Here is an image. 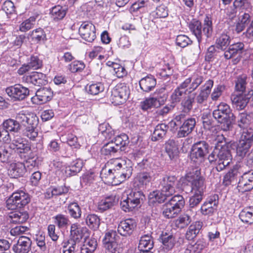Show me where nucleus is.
Returning <instances> with one entry per match:
<instances>
[{"mask_svg":"<svg viewBox=\"0 0 253 253\" xmlns=\"http://www.w3.org/2000/svg\"><path fill=\"white\" fill-rule=\"evenodd\" d=\"M181 84L173 90L170 95L171 103L174 104L182 101V97L186 94V88L181 87Z\"/></svg>","mask_w":253,"mask_h":253,"instance_id":"nucleus-50","label":"nucleus"},{"mask_svg":"<svg viewBox=\"0 0 253 253\" xmlns=\"http://www.w3.org/2000/svg\"><path fill=\"white\" fill-rule=\"evenodd\" d=\"M120 237L118 235L116 231L110 230L106 231L103 239V243L104 246L108 244H113V243H117Z\"/></svg>","mask_w":253,"mask_h":253,"instance_id":"nucleus-54","label":"nucleus"},{"mask_svg":"<svg viewBox=\"0 0 253 253\" xmlns=\"http://www.w3.org/2000/svg\"><path fill=\"white\" fill-rule=\"evenodd\" d=\"M231 41L230 36L227 32L224 31L216 37L215 43L218 49L224 50L230 45Z\"/></svg>","mask_w":253,"mask_h":253,"instance_id":"nucleus-35","label":"nucleus"},{"mask_svg":"<svg viewBox=\"0 0 253 253\" xmlns=\"http://www.w3.org/2000/svg\"><path fill=\"white\" fill-rule=\"evenodd\" d=\"M168 128L169 126L164 123L157 125L152 135V140L156 141L164 138L167 132Z\"/></svg>","mask_w":253,"mask_h":253,"instance_id":"nucleus-39","label":"nucleus"},{"mask_svg":"<svg viewBox=\"0 0 253 253\" xmlns=\"http://www.w3.org/2000/svg\"><path fill=\"white\" fill-rule=\"evenodd\" d=\"M187 180L191 183L190 191L191 193L204 194L206 186L205 183V178L201 176L199 170L196 169L188 173Z\"/></svg>","mask_w":253,"mask_h":253,"instance_id":"nucleus-9","label":"nucleus"},{"mask_svg":"<svg viewBox=\"0 0 253 253\" xmlns=\"http://www.w3.org/2000/svg\"><path fill=\"white\" fill-rule=\"evenodd\" d=\"M110 164V163H108L107 166L102 168L100 173V177L105 183L117 185L115 171L114 170V167L113 168L108 167Z\"/></svg>","mask_w":253,"mask_h":253,"instance_id":"nucleus-24","label":"nucleus"},{"mask_svg":"<svg viewBox=\"0 0 253 253\" xmlns=\"http://www.w3.org/2000/svg\"><path fill=\"white\" fill-rule=\"evenodd\" d=\"M54 223L59 229H65L70 224V220L68 216L59 213L53 217Z\"/></svg>","mask_w":253,"mask_h":253,"instance_id":"nucleus-49","label":"nucleus"},{"mask_svg":"<svg viewBox=\"0 0 253 253\" xmlns=\"http://www.w3.org/2000/svg\"><path fill=\"white\" fill-rule=\"evenodd\" d=\"M168 196H165L162 192L160 191H154L149 193L148 196L149 203L150 205H153L157 204H161L164 203L166 198Z\"/></svg>","mask_w":253,"mask_h":253,"instance_id":"nucleus-45","label":"nucleus"},{"mask_svg":"<svg viewBox=\"0 0 253 253\" xmlns=\"http://www.w3.org/2000/svg\"><path fill=\"white\" fill-rule=\"evenodd\" d=\"M53 95V91L50 87H43L37 91L36 95L31 98V101L34 104H43L50 101Z\"/></svg>","mask_w":253,"mask_h":253,"instance_id":"nucleus-16","label":"nucleus"},{"mask_svg":"<svg viewBox=\"0 0 253 253\" xmlns=\"http://www.w3.org/2000/svg\"><path fill=\"white\" fill-rule=\"evenodd\" d=\"M168 97V94L165 87H162L156 89L154 93V96L152 98L154 99L158 106L163 105L166 103Z\"/></svg>","mask_w":253,"mask_h":253,"instance_id":"nucleus-42","label":"nucleus"},{"mask_svg":"<svg viewBox=\"0 0 253 253\" xmlns=\"http://www.w3.org/2000/svg\"><path fill=\"white\" fill-rule=\"evenodd\" d=\"M192 195L190 197L189 200V207L190 209L197 207L201 202L203 198L204 194L191 193Z\"/></svg>","mask_w":253,"mask_h":253,"instance_id":"nucleus-63","label":"nucleus"},{"mask_svg":"<svg viewBox=\"0 0 253 253\" xmlns=\"http://www.w3.org/2000/svg\"><path fill=\"white\" fill-rule=\"evenodd\" d=\"M215 148L208 157L211 164L215 166V169L220 172L228 167L232 162V157L230 151L227 147L221 144L225 143V137L223 135H217L214 138Z\"/></svg>","mask_w":253,"mask_h":253,"instance_id":"nucleus-2","label":"nucleus"},{"mask_svg":"<svg viewBox=\"0 0 253 253\" xmlns=\"http://www.w3.org/2000/svg\"><path fill=\"white\" fill-rule=\"evenodd\" d=\"M16 120L8 119L3 121L1 126L9 132H18L20 130V124L25 127L24 134L29 139L34 140L38 136L37 126L38 117L33 113L21 111L17 114Z\"/></svg>","mask_w":253,"mask_h":253,"instance_id":"nucleus-1","label":"nucleus"},{"mask_svg":"<svg viewBox=\"0 0 253 253\" xmlns=\"http://www.w3.org/2000/svg\"><path fill=\"white\" fill-rule=\"evenodd\" d=\"M5 92L14 101L23 100L29 95V89L20 84L6 87Z\"/></svg>","mask_w":253,"mask_h":253,"instance_id":"nucleus-12","label":"nucleus"},{"mask_svg":"<svg viewBox=\"0 0 253 253\" xmlns=\"http://www.w3.org/2000/svg\"><path fill=\"white\" fill-rule=\"evenodd\" d=\"M181 211L169 202H166L163 208V214L167 218H172L177 216Z\"/></svg>","mask_w":253,"mask_h":253,"instance_id":"nucleus-32","label":"nucleus"},{"mask_svg":"<svg viewBox=\"0 0 253 253\" xmlns=\"http://www.w3.org/2000/svg\"><path fill=\"white\" fill-rule=\"evenodd\" d=\"M154 178V174L151 169L143 170L139 172L136 176V179L139 185L145 188L149 186Z\"/></svg>","mask_w":253,"mask_h":253,"instance_id":"nucleus-26","label":"nucleus"},{"mask_svg":"<svg viewBox=\"0 0 253 253\" xmlns=\"http://www.w3.org/2000/svg\"><path fill=\"white\" fill-rule=\"evenodd\" d=\"M209 145L205 141H200L193 144L190 152V158L197 164L204 162L205 157L209 153Z\"/></svg>","mask_w":253,"mask_h":253,"instance_id":"nucleus-10","label":"nucleus"},{"mask_svg":"<svg viewBox=\"0 0 253 253\" xmlns=\"http://www.w3.org/2000/svg\"><path fill=\"white\" fill-rule=\"evenodd\" d=\"M187 114L182 112L174 114L173 119L169 122V125L171 127L177 129L186 120Z\"/></svg>","mask_w":253,"mask_h":253,"instance_id":"nucleus-51","label":"nucleus"},{"mask_svg":"<svg viewBox=\"0 0 253 253\" xmlns=\"http://www.w3.org/2000/svg\"><path fill=\"white\" fill-rule=\"evenodd\" d=\"M27 171L25 164L21 162H14L10 164L8 170L9 175L14 178L23 176Z\"/></svg>","mask_w":253,"mask_h":253,"instance_id":"nucleus-27","label":"nucleus"},{"mask_svg":"<svg viewBox=\"0 0 253 253\" xmlns=\"http://www.w3.org/2000/svg\"><path fill=\"white\" fill-rule=\"evenodd\" d=\"M247 76L242 75L239 76L235 81V90L239 92V93H243L246 88L247 85Z\"/></svg>","mask_w":253,"mask_h":253,"instance_id":"nucleus-60","label":"nucleus"},{"mask_svg":"<svg viewBox=\"0 0 253 253\" xmlns=\"http://www.w3.org/2000/svg\"><path fill=\"white\" fill-rule=\"evenodd\" d=\"M252 120V116L246 113H241L239 114L238 119V126L243 129L248 128V126L251 124Z\"/></svg>","mask_w":253,"mask_h":253,"instance_id":"nucleus-61","label":"nucleus"},{"mask_svg":"<svg viewBox=\"0 0 253 253\" xmlns=\"http://www.w3.org/2000/svg\"><path fill=\"white\" fill-rule=\"evenodd\" d=\"M110 164L114 166L118 184L129 178L132 175L133 169L129 160L113 159L110 161Z\"/></svg>","mask_w":253,"mask_h":253,"instance_id":"nucleus-4","label":"nucleus"},{"mask_svg":"<svg viewBox=\"0 0 253 253\" xmlns=\"http://www.w3.org/2000/svg\"><path fill=\"white\" fill-rule=\"evenodd\" d=\"M31 201L29 194L23 190L14 192L6 201L7 207L9 210L21 208Z\"/></svg>","mask_w":253,"mask_h":253,"instance_id":"nucleus-7","label":"nucleus"},{"mask_svg":"<svg viewBox=\"0 0 253 253\" xmlns=\"http://www.w3.org/2000/svg\"><path fill=\"white\" fill-rule=\"evenodd\" d=\"M203 225V222L200 221H197L191 224L186 233V239L188 240L194 239L200 233Z\"/></svg>","mask_w":253,"mask_h":253,"instance_id":"nucleus-33","label":"nucleus"},{"mask_svg":"<svg viewBox=\"0 0 253 253\" xmlns=\"http://www.w3.org/2000/svg\"><path fill=\"white\" fill-rule=\"evenodd\" d=\"M253 94V90L249 91V94L234 93L231 95L232 104L238 110H242L247 106L250 98Z\"/></svg>","mask_w":253,"mask_h":253,"instance_id":"nucleus-17","label":"nucleus"},{"mask_svg":"<svg viewBox=\"0 0 253 253\" xmlns=\"http://www.w3.org/2000/svg\"><path fill=\"white\" fill-rule=\"evenodd\" d=\"M98 131L103 134L106 139H111L114 135V132L108 123H103L98 126Z\"/></svg>","mask_w":253,"mask_h":253,"instance_id":"nucleus-62","label":"nucleus"},{"mask_svg":"<svg viewBox=\"0 0 253 253\" xmlns=\"http://www.w3.org/2000/svg\"><path fill=\"white\" fill-rule=\"evenodd\" d=\"M68 8L65 6L57 5L49 9V15L53 21L58 22L65 17Z\"/></svg>","mask_w":253,"mask_h":253,"instance_id":"nucleus-31","label":"nucleus"},{"mask_svg":"<svg viewBox=\"0 0 253 253\" xmlns=\"http://www.w3.org/2000/svg\"><path fill=\"white\" fill-rule=\"evenodd\" d=\"M144 195L141 191L136 189L131 190L122 198L120 206L122 210L125 212H129L139 206L141 202L144 198Z\"/></svg>","mask_w":253,"mask_h":253,"instance_id":"nucleus-6","label":"nucleus"},{"mask_svg":"<svg viewBox=\"0 0 253 253\" xmlns=\"http://www.w3.org/2000/svg\"><path fill=\"white\" fill-rule=\"evenodd\" d=\"M243 167L239 164L234 165L224 176L223 183L225 186H228L232 183H236L238 178L239 177L242 172Z\"/></svg>","mask_w":253,"mask_h":253,"instance_id":"nucleus-18","label":"nucleus"},{"mask_svg":"<svg viewBox=\"0 0 253 253\" xmlns=\"http://www.w3.org/2000/svg\"><path fill=\"white\" fill-rule=\"evenodd\" d=\"M111 141L121 151H124V148L129 143L128 137L125 133L117 135Z\"/></svg>","mask_w":253,"mask_h":253,"instance_id":"nucleus-56","label":"nucleus"},{"mask_svg":"<svg viewBox=\"0 0 253 253\" xmlns=\"http://www.w3.org/2000/svg\"><path fill=\"white\" fill-rule=\"evenodd\" d=\"M179 181L175 175L166 174L160 179L159 188L166 196H171L176 192Z\"/></svg>","mask_w":253,"mask_h":253,"instance_id":"nucleus-8","label":"nucleus"},{"mask_svg":"<svg viewBox=\"0 0 253 253\" xmlns=\"http://www.w3.org/2000/svg\"><path fill=\"white\" fill-rule=\"evenodd\" d=\"M87 232L86 227H81L77 223H73L70 227V238L75 242H81Z\"/></svg>","mask_w":253,"mask_h":253,"instance_id":"nucleus-28","label":"nucleus"},{"mask_svg":"<svg viewBox=\"0 0 253 253\" xmlns=\"http://www.w3.org/2000/svg\"><path fill=\"white\" fill-rule=\"evenodd\" d=\"M104 84L101 82L91 83L87 84L85 87L86 92L92 95H98L104 91Z\"/></svg>","mask_w":253,"mask_h":253,"instance_id":"nucleus-44","label":"nucleus"},{"mask_svg":"<svg viewBox=\"0 0 253 253\" xmlns=\"http://www.w3.org/2000/svg\"><path fill=\"white\" fill-rule=\"evenodd\" d=\"M27 62L31 70H38L41 68L43 65V62L39 56L37 55H32L27 60Z\"/></svg>","mask_w":253,"mask_h":253,"instance_id":"nucleus-57","label":"nucleus"},{"mask_svg":"<svg viewBox=\"0 0 253 253\" xmlns=\"http://www.w3.org/2000/svg\"><path fill=\"white\" fill-rule=\"evenodd\" d=\"M156 84V79L152 75H148L142 78L139 82L141 89L146 92H149L153 90Z\"/></svg>","mask_w":253,"mask_h":253,"instance_id":"nucleus-30","label":"nucleus"},{"mask_svg":"<svg viewBox=\"0 0 253 253\" xmlns=\"http://www.w3.org/2000/svg\"><path fill=\"white\" fill-rule=\"evenodd\" d=\"M115 203V196L113 195L108 196L98 203V209L100 212H103L112 207Z\"/></svg>","mask_w":253,"mask_h":253,"instance_id":"nucleus-46","label":"nucleus"},{"mask_svg":"<svg viewBox=\"0 0 253 253\" xmlns=\"http://www.w3.org/2000/svg\"><path fill=\"white\" fill-rule=\"evenodd\" d=\"M239 216L242 222L252 224L253 223V207L244 208L240 212Z\"/></svg>","mask_w":253,"mask_h":253,"instance_id":"nucleus-47","label":"nucleus"},{"mask_svg":"<svg viewBox=\"0 0 253 253\" xmlns=\"http://www.w3.org/2000/svg\"><path fill=\"white\" fill-rule=\"evenodd\" d=\"M196 124V118L193 117L187 118L178 128L177 137L182 138L188 136L194 130Z\"/></svg>","mask_w":253,"mask_h":253,"instance_id":"nucleus-21","label":"nucleus"},{"mask_svg":"<svg viewBox=\"0 0 253 253\" xmlns=\"http://www.w3.org/2000/svg\"><path fill=\"white\" fill-rule=\"evenodd\" d=\"M160 239L164 246V248L168 251L171 250L175 244V237L171 233L163 232Z\"/></svg>","mask_w":253,"mask_h":253,"instance_id":"nucleus-38","label":"nucleus"},{"mask_svg":"<svg viewBox=\"0 0 253 253\" xmlns=\"http://www.w3.org/2000/svg\"><path fill=\"white\" fill-rule=\"evenodd\" d=\"M219 203V197L217 194L208 197L200 209L201 213L204 216H211L217 211Z\"/></svg>","mask_w":253,"mask_h":253,"instance_id":"nucleus-11","label":"nucleus"},{"mask_svg":"<svg viewBox=\"0 0 253 253\" xmlns=\"http://www.w3.org/2000/svg\"><path fill=\"white\" fill-rule=\"evenodd\" d=\"M32 241L26 236H21L12 249L14 253H28L31 249Z\"/></svg>","mask_w":253,"mask_h":253,"instance_id":"nucleus-22","label":"nucleus"},{"mask_svg":"<svg viewBox=\"0 0 253 253\" xmlns=\"http://www.w3.org/2000/svg\"><path fill=\"white\" fill-rule=\"evenodd\" d=\"M28 36L32 41L37 43L43 42L46 41V35L42 28H38L29 32Z\"/></svg>","mask_w":253,"mask_h":253,"instance_id":"nucleus-37","label":"nucleus"},{"mask_svg":"<svg viewBox=\"0 0 253 253\" xmlns=\"http://www.w3.org/2000/svg\"><path fill=\"white\" fill-rule=\"evenodd\" d=\"M137 227V222L134 218H128L122 220L118 226V233L124 237L131 235Z\"/></svg>","mask_w":253,"mask_h":253,"instance_id":"nucleus-13","label":"nucleus"},{"mask_svg":"<svg viewBox=\"0 0 253 253\" xmlns=\"http://www.w3.org/2000/svg\"><path fill=\"white\" fill-rule=\"evenodd\" d=\"M67 210L70 216L75 219H78L81 217L82 210L77 202H72L68 204Z\"/></svg>","mask_w":253,"mask_h":253,"instance_id":"nucleus-52","label":"nucleus"},{"mask_svg":"<svg viewBox=\"0 0 253 253\" xmlns=\"http://www.w3.org/2000/svg\"><path fill=\"white\" fill-rule=\"evenodd\" d=\"M165 151L170 160L176 157L178 153L177 143L173 139H169L165 144Z\"/></svg>","mask_w":253,"mask_h":253,"instance_id":"nucleus-40","label":"nucleus"},{"mask_svg":"<svg viewBox=\"0 0 253 253\" xmlns=\"http://www.w3.org/2000/svg\"><path fill=\"white\" fill-rule=\"evenodd\" d=\"M207 245L205 239H199L194 244L188 245L184 253H200Z\"/></svg>","mask_w":253,"mask_h":253,"instance_id":"nucleus-41","label":"nucleus"},{"mask_svg":"<svg viewBox=\"0 0 253 253\" xmlns=\"http://www.w3.org/2000/svg\"><path fill=\"white\" fill-rule=\"evenodd\" d=\"M168 202L181 211L185 205L184 199L182 195L179 194L173 196Z\"/></svg>","mask_w":253,"mask_h":253,"instance_id":"nucleus-64","label":"nucleus"},{"mask_svg":"<svg viewBox=\"0 0 253 253\" xmlns=\"http://www.w3.org/2000/svg\"><path fill=\"white\" fill-rule=\"evenodd\" d=\"M97 246V241L94 238L86 239L81 247V253H93Z\"/></svg>","mask_w":253,"mask_h":253,"instance_id":"nucleus-48","label":"nucleus"},{"mask_svg":"<svg viewBox=\"0 0 253 253\" xmlns=\"http://www.w3.org/2000/svg\"><path fill=\"white\" fill-rule=\"evenodd\" d=\"M238 187L244 191H249L253 188V169L243 172L239 179Z\"/></svg>","mask_w":253,"mask_h":253,"instance_id":"nucleus-25","label":"nucleus"},{"mask_svg":"<svg viewBox=\"0 0 253 253\" xmlns=\"http://www.w3.org/2000/svg\"><path fill=\"white\" fill-rule=\"evenodd\" d=\"M252 145L250 143L241 139L236 146L237 155L242 158L244 157Z\"/></svg>","mask_w":253,"mask_h":253,"instance_id":"nucleus-58","label":"nucleus"},{"mask_svg":"<svg viewBox=\"0 0 253 253\" xmlns=\"http://www.w3.org/2000/svg\"><path fill=\"white\" fill-rule=\"evenodd\" d=\"M154 243L151 234L148 233L141 237L138 246V253H153Z\"/></svg>","mask_w":253,"mask_h":253,"instance_id":"nucleus-23","label":"nucleus"},{"mask_svg":"<svg viewBox=\"0 0 253 253\" xmlns=\"http://www.w3.org/2000/svg\"><path fill=\"white\" fill-rule=\"evenodd\" d=\"M23 80L28 84L37 86L44 85L47 83L45 75L37 72H33L24 76Z\"/></svg>","mask_w":253,"mask_h":253,"instance_id":"nucleus-20","label":"nucleus"},{"mask_svg":"<svg viewBox=\"0 0 253 253\" xmlns=\"http://www.w3.org/2000/svg\"><path fill=\"white\" fill-rule=\"evenodd\" d=\"M38 16H32L24 20L19 26V30L21 32H26L34 27Z\"/></svg>","mask_w":253,"mask_h":253,"instance_id":"nucleus-53","label":"nucleus"},{"mask_svg":"<svg viewBox=\"0 0 253 253\" xmlns=\"http://www.w3.org/2000/svg\"><path fill=\"white\" fill-rule=\"evenodd\" d=\"M204 81V77L198 74H193L181 83V87L186 88L191 93L198 88Z\"/></svg>","mask_w":253,"mask_h":253,"instance_id":"nucleus-15","label":"nucleus"},{"mask_svg":"<svg viewBox=\"0 0 253 253\" xmlns=\"http://www.w3.org/2000/svg\"><path fill=\"white\" fill-rule=\"evenodd\" d=\"M98 178V174L92 171H88L84 174L81 179V184L83 186H90Z\"/></svg>","mask_w":253,"mask_h":253,"instance_id":"nucleus-55","label":"nucleus"},{"mask_svg":"<svg viewBox=\"0 0 253 253\" xmlns=\"http://www.w3.org/2000/svg\"><path fill=\"white\" fill-rule=\"evenodd\" d=\"M196 93L186 96L180 102L181 110L182 112L189 114L193 109L195 102Z\"/></svg>","mask_w":253,"mask_h":253,"instance_id":"nucleus-36","label":"nucleus"},{"mask_svg":"<svg viewBox=\"0 0 253 253\" xmlns=\"http://www.w3.org/2000/svg\"><path fill=\"white\" fill-rule=\"evenodd\" d=\"M79 33L82 38L88 42H93L96 38L95 26L91 22H83L79 29Z\"/></svg>","mask_w":253,"mask_h":253,"instance_id":"nucleus-14","label":"nucleus"},{"mask_svg":"<svg viewBox=\"0 0 253 253\" xmlns=\"http://www.w3.org/2000/svg\"><path fill=\"white\" fill-rule=\"evenodd\" d=\"M11 222L14 223H23L29 218V214L26 211H17L11 212L9 215Z\"/></svg>","mask_w":253,"mask_h":253,"instance_id":"nucleus-43","label":"nucleus"},{"mask_svg":"<svg viewBox=\"0 0 253 253\" xmlns=\"http://www.w3.org/2000/svg\"><path fill=\"white\" fill-rule=\"evenodd\" d=\"M83 166V161L80 159L73 161L68 166L63 169V170H64L65 176L76 175L81 171Z\"/></svg>","mask_w":253,"mask_h":253,"instance_id":"nucleus-29","label":"nucleus"},{"mask_svg":"<svg viewBox=\"0 0 253 253\" xmlns=\"http://www.w3.org/2000/svg\"><path fill=\"white\" fill-rule=\"evenodd\" d=\"M113 89L116 90V92H118L123 99L126 101L127 100L130 94V90L128 86L126 84L119 83L115 86Z\"/></svg>","mask_w":253,"mask_h":253,"instance_id":"nucleus-59","label":"nucleus"},{"mask_svg":"<svg viewBox=\"0 0 253 253\" xmlns=\"http://www.w3.org/2000/svg\"><path fill=\"white\" fill-rule=\"evenodd\" d=\"M84 219L86 225L91 229L97 230L100 224V218L99 216L94 213L86 214Z\"/></svg>","mask_w":253,"mask_h":253,"instance_id":"nucleus-34","label":"nucleus"},{"mask_svg":"<svg viewBox=\"0 0 253 253\" xmlns=\"http://www.w3.org/2000/svg\"><path fill=\"white\" fill-rule=\"evenodd\" d=\"M245 45L243 42H238L229 45L228 48L224 51L223 56L225 59L241 57L244 51Z\"/></svg>","mask_w":253,"mask_h":253,"instance_id":"nucleus-19","label":"nucleus"},{"mask_svg":"<svg viewBox=\"0 0 253 253\" xmlns=\"http://www.w3.org/2000/svg\"><path fill=\"white\" fill-rule=\"evenodd\" d=\"M188 27L192 34L196 38L199 47L206 43L212 36L213 25L212 16L206 14L203 22L199 20L193 19L188 24Z\"/></svg>","mask_w":253,"mask_h":253,"instance_id":"nucleus-3","label":"nucleus"},{"mask_svg":"<svg viewBox=\"0 0 253 253\" xmlns=\"http://www.w3.org/2000/svg\"><path fill=\"white\" fill-rule=\"evenodd\" d=\"M212 115L218 123L224 124L223 129L224 130H229L234 117L228 105L221 103L217 106V109L213 111Z\"/></svg>","mask_w":253,"mask_h":253,"instance_id":"nucleus-5","label":"nucleus"}]
</instances>
